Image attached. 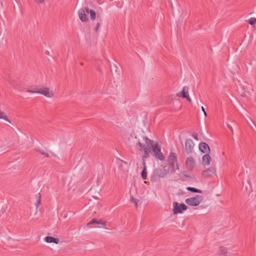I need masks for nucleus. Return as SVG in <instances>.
I'll list each match as a JSON object with an SVG mask.
<instances>
[{
  "instance_id": "nucleus-26",
  "label": "nucleus",
  "mask_w": 256,
  "mask_h": 256,
  "mask_svg": "<svg viewBox=\"0 0 256 256\" xmlns=\"http://www.w3.org/2000/svg\"><path fill=\"white\" fill-rule=\"evenodd\" d=\"M130 200L132 202H133L136 206L137 207L138 206V200L136 199V198H134L132 196H130Z\"/></svg>"
},
{
  "instance_id": "nucleus-34",
  "label": "nucleus",
  "mask_w": 256,
  "mask_h": 256,
  "mask_svg": "<svg viewBox=\"0 0 256 256\" xmlns=\"http://www.w3.org/2000/svg\"><path fill=\"white\" fill-rule=\"evenodd\" d=\"M186 98L188 102H191V99L190 98L188 94H187L186 96V98Z\"/></svg>"
},
{
  "instance_id": "nucleus-13",
  "label": "nucleus",
  "mask_w": 256,
  "mask_h": 256,
  "mask_svg": "<svg viewBox=\"0 0 256 256\" xmlns=\"http://www.w3.org/2000/svg\"><path fill=\"white\" fill-rule=\"evenodd\" d=\"M188 86H184L182 88V90L176 94V96L178 97L186 98L188 94Z\"/></svg>"
},
{
  "instance_id": "nucleus-20",
  "label": "nucleus",
  "mask_w": 256,
  "mask_h": 256,
  "mask_svg": "<svg viewBox=\"0 0 256 256\" xmlns=\"http://www.w3.org/2000/svg\"><path fill=\"white\" fill-rule=\"evenodd\" d=\"M186 190L189 191L194 192H197V193H202V190H200L196 188H192V187H188V188H186Z\"/></svg>"
},
{
  "instance_id": "nucleus-35",
  "label": "nucleus",
  "mask_w": 256,
  "mask_h": 256,
  "mask_svg": "<svg viewBox=\"0 0 256 256\" xmlns=\"http://www.w3.org/2000/svg\"><path fill=\"white\" fill-rule=\"evenodd\" d=\"M100 23H98L97 24V26L96 28V30L97 31L98 30V28L100 27Z\"/></svg>"
},
{
  "instance_id": "nucleus-22",
  "label": "nucleus",
  "mask_w": 256,
  "mask_h": 256,
  "mask_svg": "<svg viewBox=\"0 0 256 256\" xmlns=\"http://www.w3.org/2000/svg\"><path fill=\"white\" fill-rule=\"evenodd\" d=\"M141 175H142V177L143 178V180H146L147 174H146V166H144V168H143L142 174H141Z\"/></svg>"
},
{
  "instance_id": "nucleus-16",
  "label": "nucleus",
  "mask_w": 256,
  "mask_h": 256,
  "mask_svg": "<svg viewBox=\"0 0 256 256\" xmlns=\"http://www.w3.org/2000/svg\"><path fill=\"white\" fill-rule=\"evenodd\" d=\"M45 240L48 243L54 242L55 244H58L59 242V240L58 238H54L52 236H46L45 238Z\"/></svg>"
},
{
  "instance_id": "nucleus-8",
  "label": "nucleus",
  "mask_w": 256,
  "mask_h": 256,
  "mask_svg": "<svg viewBox=\"0 0 256 256\" xmlns=\"http://www.w3.org/2000/svg\"><path fill=\"white\" fill-rule=\"evenodd\" d=\"M38 94H42L46 98H52L54 96V92L47 87H42L38 89Z\"/></svg>"
},
{
  "instance_id": "nucleus-24",
  "label": "nucleus",
  "mask_w": 256,
  "mask_h": 256,
  "mask_svg": "<svg viewBox=\"0 0 256 256\" xmlns=\"http://www.w3.org/2000/svg\"><path fill=\"white\" fill-rule=\"evenodd\" d=\"M8 82V84H10V86L12 88H14V89H16V90H20V88H18V85L16 84H14L12 82L10 81V82Z\"/></svg>"
},
{
  "instance_id": "nucleus-32",
  "label": "nucleus",
  "mask_w": 256,
  "mask_h": 256,
  "mask_svg": "<svg viewBox=\"0 0 256 256\" xmlns=\"http://www.w3.org/2000/svg\"><path fill=\"white\" fill-rule=\"evenodd\" d=\"M45 0H35V1L38 4H42L44 2Z\"/></svg>"
},
{
  "instance_id": "nucleus-9",
  "label": "nucleus",
  "mask_w": 256,
  "mask_h": 256,
  "mask_svg": "<svg viewBox=\"0 0 256 256\" xmlns=\"http://www.w3.org/2000/svg\"><path fill=\"white\" fill-rule=\"evenodd\" d=\"M216 172L215 167H210L202 172V176L204 178H208Z\"/></svg>"
},
{
  "instance_id": "nucleus-11",
  "label": "nucleus",
  "mask_w": 256,
  "mask_h": 256,
  "mask_svg": "<svg viewBox=\"0 0 256 256\" xmlns=\"http://www.w3.org/2000/svg\"><path fill=\"white\" fill-rule=\"evenodd\" d=\"M199 150L204 154H206L210 150L208 145L204 142H202L199 144Z\"/></svg>"
},
{
  "instance_id": "nucleus-27",
  "label": "nucleus",
  "mask_w": 256,
  "mask_h": 256,
  "mask_svg": "<svg viewBox=\"0 0 256 256\" xmlns=\"http://www.w3.org/2000/svg\"><path fill=\"white\" fill-rule=\"evenodd\" d=\"M228 250L226 248L222 247L220 248V252L222 254H224L227 252Z\"/></svg>"
},
{
  "instance_id": "nucleus-5",
  "label": "nucleus",
  "mask_w": 256,
  "mask_h": 256,
  "mask_svg": "<svg viewBox=\"0 0 256 256\" xmlns=\"http://www.w3.org/2000/svg\"><path fill=\"white\" fill-rule=\"evenodd\" d=\"M173 213L174 214H181L183 211L188 209V206L184 204H178L177 202H174L172 204Z\"/></svg>"
},
{
  "instance_id": "nucleus-6",
  "label": "nucleus",
  "mask_w": 256,
  "mask_h": 256,
  "mask_svg": "<svg viewBox=\"0 0 256 256\" xmlns=\"http://www.w3.org/2000/svg\"><path fill=\"white\" fill-rule=\"evenodd\" d=\"M152 150V154L156 158L159 159L160 160H162L164 159V156L160 152V148L158 146L154 144V142L152 144L150 149Z\"/></svg>"
},
{
  "instance_id": "nucleus-19",
  "label": "nucleus",
  "mask_w": 256,
  "mask_h": 256,
  "mask_svg": "<svg viewBox=\"0 0 256 256\" xmlns=\"http://www.w3.org/2000/svg\"><path fill=\"white\" fill-rule=\"evenodd\" d=\"M0 118L3 119L8 122L11 123V121L6 116L4 112L1 111L0 110Z\"/></svg>"
},
{
  "instance_id": "nucleus-31",
  "label": "nucleus",
  "mask_w": 256,
  "mask_h": 256,
  "mask_svg": "<svg viewBox=\"0 0 256 256\" xmlns=\"http://www.w3.org/2000/svg\"><path fill=\"white\" fill-rule=\"evenodd\" d=\"M42 155L46 157H49L50 156L49 154H48V152H42Z\"/></svg>"
},
{
  "instance_id": "nucleus-15",
  "label": "nucleus",
  "mask_w": 256,
  "mask_h": 256,
  "mask_svg": "<svg viewBox=\"0 0 256 256\" xmlns=\"http://www.w3.org/2000/svg\"><path fill=\"white\" fill-rule=\"evenodd\" d=\"M128 141H129L130 144H136V146L137 144V142L138 141V140L137 139V138L135 134L134 133H133L132 134H131L130 136L128 138Z\"/></svg>"
},
{
  "instance_id": "nucleus-28",
  "label": "nucleus",
  "mask_w": 256,
  "mask_h": 256,
  "mask_svg": "<svg viewBox=\"0 0 256 256\" xmlns=\"http://www.w3.org/2000/svg\"><path fill=\"white\" fill-rule=\"evenodd\" d=\"M26 92H30V93H32V94H34V93H38V89H36V88H34L32 90L28 89V90H26Z\"/></svg>"
},
{
  "instance_id": "nucleus-18",
  "label": "nucleus",
  "mask_w": 256,
  "mask_h": 256,
  "mask_svg": "<svg viewBox=\"0 0 256 256\" xmlns=\"http://www.w3.org/2000/svg\"><path fill=\"white\" fill-rule=\"evenodd\" d=\"M91 224H100L102 225H106V222L101 220H92L87 224V226H89Z\"/></svg>"
},
{
  "instance_id": "nucleus-30",
  "label": "nucleus",
  "mask_w": 256,
  "mask_h": 256,
  "mask_svg": "<svg viewBox=\"0 0 256 256\" xmlns=\"http://www.w3.org/2000/svg\"><path fill=\"white\" fill-rule=\"evenodd\" d=\"M226 126H227V127L230 129V130H231L232 134H234V130H233V128H232V126L230 124H226Z\"/></svg>"
},
{
  "instance_id": "nucleus-23",
  "label": "nucleus",
  "mask_w": 256,
  "mask_h": 256,
  "mask_svg": "<svg viewBox=\"0 0 256 256\" xmlns=\"http://www.w3.org/2000/svg\"><path fill=\"white\" fill-rule=\"evenodd\" d=\"M247 22L250 25H254L256 23V18H250V19L247 20Z\"/></svg>"
},
{
  "instance_id": "nucleus-25",
  "label": "nucleus",
  "mask_w": 256,
  "mask_h": 256,
  "mask_svg": "<svg viewBox=\"0 0 256 256\" xmlns=\"http://www.w3.org/2000/svg\"><path fill=\"white\" fill-rule=\"evenodd\" d=\"M150 150H142V151L144 152V154L143 155V158H148L149 156V151Z\"/></svg>"
},
{
  "instance_id": "nucleus-29",
  "label": "nucleus",
  "mask_w": 256,
  "mask_h": 256,
  "mask_svg": "<svg viewBox=\"0 0 256 256\" xmlns=\"http://www.w3.org/2000/svg\"><path fill=\"white\" fill-rule=\"evenodd\" d=\"M192 137L196 140H198V134L196 132L192 134Z\"/></svg>"
},
{
  "instance_id": "nucleus-21",
  "label": "nucleus",
  "mask_w": 256,
  "mask_h": 256,
  "mask_svg": "<svg viewBox=\"0 0 256 256\" xmlns=\"http://www.w3.org/2000/svg\"><path fill=\"white\" fill-rule=\"evenodd\" d=\"M36 197L37 198V201L36 202L35 204V206H36V209H38L40 204V194L38 193V194H36Z\"/></svg>"
},
{
  "instance_id": "nucleus-14",
  "label": "nucleus",
  "mask_w": 256,
  "mask_h": 256,
  "mask_svg": "<svg viewBox=\"0 0 256 256\" xmlns=\"http://www.w3.org/2000/svg\"><path fill=\"white\" fill-rule=\"evenodd\" d=\"M211 160V158L209 154H206L204 155L202 158V164L204 166H209L210 164Z\"/></svg>"
},
{
  "instance_id": "nucleus-4",
  "label": "nucleus",
  "mask_w": 256,
  "mask_h": 256,
  "mask_svg": "<svg viewBox=\"0 0 256 256\" xmlns=\"http://www.w3.org/2000/svg\"><path fill=\"white\" fill-rule=\"evenodd\" d=\"M169 166L170 168V172H174L176 170L178 169V164L177 163L176 156L174 153H170L168 160Z\"/></svg>"
},
{
  "instance_id": "nucleus-2",
  "label": "nucleus",
  "mask_w": 256,
  "mask_h": 256,
  "mask_svg": "<svg viewBox=\"0 0 256 256\" xmlns=\"http://www.w3.org/2000/svg\"><path fill=\"white\" fill-rule=\"evenodd\" d=\"M170 168L168 167L167 168L166 166H164L162 168H157L155 170L154 172V181H156V178H164L168 173L170 172Z\"/></svg>"
},
{
  "instance_id": "nucleus-7",
  "label": "nucleus",
  "mask_w": 256,
  "mask_h": 256,
  "mask_svg": "<svg viewBox=\"0 0 256 256\" xmlns=\"http://www.w3.org/2000/svg\"><path fill=\"white\" fill-rule=\"evenodd\" d=\"M196 166V162L192 156L188 157L185 162V166L188 171H192Z\"/></svg>"
},
{
  "instance_id": "nucleus-12",
  "label": "nucleus",
  "mask_w": 256,
  "mask_h": 256,
  "mask_svg": "<svg viewBox=\"0 0 256 256\" xmlns=\"http://www.w3.org/2000/svg\"><path fill=\"white\" fill-rule=\"evenodd\" d=\"M86 11L84 9L81 8L78 10V16L80 19L84 22H86L88 18L86 14Z\"/></svg>"
},
{
  "instance_id": "nucleus-10",
  "label": "nucleus",
  "mask_w": 256,
  "mask_h": 256,
  "mask_svg": "<svg viewBox=\"0 0 256 256\" xmlns=\"http://www.w3.org/2000/svg\"><path fill=\"white\" fill-rule=\"evenodd\" d=\"M186 150L187 153L192 152L194 144L191 139H187L185 143Z\"/></svg>"
},
{
  "instance_id": "nucleus-1",
  "label": "nucleus",
  "mask_w": 256,
  "mask_h": 256,
  "mask_svg": "<svg viewBox=\"0 0 256 256\" xmlns=\"http://www.w3.org/2000/svg\"><path fill=\"white\" fill-rule=\"evenodd\" d=\"M153 142L147 138H142L141 140L138 139L136 147L140 150H150V146Z\"/></svg>"
},
{
  "instance_id": "nucleus-17",
  "label": "nucleus",
  "mask_w": 256,
  "mask_h": 256,
  "mask_svg": "<svg viewBox=\"0 0 256 256\" xmlns=\"http://www.w3.org/2000/svg\"><path fill=\"white\" fill-rule=\"evenodd\" d=\"M86 12L88 14H90V18H91V19L92 20H95L96 15V12H95L94 10H90L88 8H86Z\"/></svg>"
},
{
  "instance_id": "nucleus-3",
  "label": "nucleus",
  "mask_w": 256,
  "mask_h": 256,
  "mask_svg": "<svg viewBox=\"0 0 256 256\" xmlns=\"http://www.w3.org/2000/svg\"><path fill=\"white\" fill-rule=\"evenodd\" d=\"M203 197L200 195H196V196L186 199L185 202L192 206H198L202 201Z\"/></svg>"
},
{
  "instance_id": "nucleus-33",
  "label": "nucleus",
  "mask_w": 256,
  "mask_h": 256,
  "mask_svg": "<svg viewBox=\"0 0 256 256\" xmlns=\"http://www.w3.org/2000/svg\"><path fill=\"white\" fill-rule=\"evenodd\" d=\"M202 112H204V116H206V113L205 110L203 106H202Z\"/></svg>"
}]
</instances>
